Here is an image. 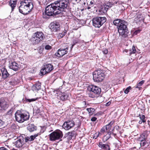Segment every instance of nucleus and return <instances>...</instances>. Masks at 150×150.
Here are the masks:
<instances>
[{"mask_svg":"<svg viewBox=\"0 0 150 150\" xmlns=\"http://www.w3.org/2000/svg\"><path fill=\"white\" fill-rule=\"evenodd\" d=\"M68 2V0H58L46 7L45 11L46 14L51 16L61 13L66 8Z\"/></svg>","mask_w":150,"mask_h":150,"instance_id":"1","label":"nucleus"},{"mask_svg":"<svg viewBox=\"0 0 150 150\" xmlns=\"http://www.w3.org/2000/svg\"><path fill=\"white\" fill-rule=\"evenodd\" d=\"M33 5L31 0H22L19 7L20 12L24 14H28L33 9Z\"/></svg>","mask_w":150,"mask_h":150,"instance_id":"2","label":"nucleus"},{"mask_svg":"<svg viewBox=\"0 0 150 150\" xmlns=\"http://www.w3.org/2000/svg\"><path fill=\"white\" fill-rule=\"evenodd\" d=\"M29 116V113L27 111L18 110L15 113L16 120L20 123L28 120Z\"/></svg>","mask_w":150,"mask_h":150,"instance_id":"3","label":"nucleus"},{"mask_svg":"<svg viewBox=\"0 0 150 150\" xmlns=\"http://www.w3.org/2000/svg\"><path fill=\"white\" fill-rule=\"evenodd\" d=\"M127 23L124 20H122L120 25L117 27L120 34L126 37L128 36L129 31L127 28Z\"/></svg>","mask_w":150,"mask_h":150,"instance_id":"4","label":"nucleus"},{"mask_svg":"<svg viewBox=\"0 0 150 150\" xmlns=\"http://www.w3.org/2000/svg\"><path fill=\"white\" fill-rule=\"evenodd\" d=\"M106 19L105 17L98 16L93 18L92 20L93 25L96 28H100L105 22Z\"/></svg>","mask_w":150,"mask_h":150,"instance_id":"5","label":"nucleus"},{"mask_svg":"<svg viewBox=\"0 0 150 150\" xmlns=\"http://www.w3.org/2000/svg\"><path fill=\"white\" fill-rule=\"evenodd\" d=\"M93 79L95 81H102L104 78V74L101 70L95 71L93 74Z\"/></svg>","mask_w":150,"mask_h":150,"instance_id":"6","label":"nucleus"},{"mask_svg":"<svg viewBox=\"0 0 150 150\" xmlns=\"http://www.w3.org/2000/svg\"><path fill=\"white\" fill-rule=\"evenodd\" d=\"M45 36L43 33L41 32H37L33 35V40L35 44L38 43L43 40Z\"/></svg>","mask_w":150,"mask_h":150,"instance_id":"7","label":"nucleus"},{"mask_svg":"<svg viewBox=\"0 0 150 150\" xmlns=\"http://www.w3.org/2000/svg\"><path fill=\"white\" fill-rule=\"evenodd\" d=\"M63 136L62 132L60 130L57 129L50 134V139L51 141H55L62 138Z\"/></svg>","mask_w":150,"mask_h":150,"instance_id":"8","label":"nucleus"},{"mask_svg":"<svg viewBox=\"0 0 150 150\" xmlns=\"http://www.w3.org/2000/svg\"><path fill=\"white\" fill-rule=\"evenodd\" d=\"M53 69V66L50 64H48L44 65L40 71V73L42 75L50 73Z\"/></svg>","mask_w":150,"mask_h":150,"instance_id":"9","label":"nucleus"},{"mask_svg":"<svg viewBox=\"0 0 150 150\" xmlns=\"http://www.w3.org/2000/svg\"><path fill=\"white\" fill-rule=\"evenodd\" d=\"M60 25L58 22L54 21L50 24L49 28L53 31H58L60 30Z\"/></svg>","mask_w":150,"mask_h":150,"instance_id":"10","label":"nucleus"},{"mask_svg":"<svg viewBox=\"0 0 150 150\" xmlns=\"http://www.w3.org/2000/svg\"><path fill=\"white\" fill-rule=\"evenodd\" d=\"M74 125L73 120H68L64 123L62 127L65 130H69L73 127Z\"/></svg>","mask_w":150,"mask_h":150,"instance_id":"11","label":"nucleus"},{"mask_svg":"<svg viewBox=\"0 0 150 150\" xmlns=\"http://www.w3.org/2000/svg\"><path fill=\"white\" fill-rule=\"evenodd\" d=\"M25 142L24 137L21 136L19 137V138L15 142V144L16 147L19 148L21 147Z\"/></svg>","mask_w":150,"mask_h":150,"instance_id":"12","label":"nucleus"},{"mask_svg":"<svg viewBox=\"0 0 150 150\" xmlns=\"http://www.w3.org/2000/svg\"><path fill=\"white\" fill-rule=\"evenodd\" d=\"M68 50L67 47L65 49L60 48L55 53V55L58 57H61L67 53Z\"/></svg>","mask_w":150,"mask_h":150,"instance_id":"13","label":"nucleus"},{"mask_svg":"<svg viewBox=\"0 0 150 150\" xmlns=\"http://www.w3.org/2000/svg\"><path fill=\"white\" fill-rule=\"evenodd\" d=\"M88 89L92 92V93L96 94H99L101 90L98 87L93 85L90 86L88 88Z\"/></svg>","mask_w":150,"mask_h":150,"instance_id":"14","label":"nucleus"},{"mask_svg":"<svg viewBox=\"0 0 150 150\" xmlns=\"http://www.w3.org/2000/svg\"><path fill=\"white\" fill-rule=\"evenodd\" d=\"M8 107V103L3 98L0 99V110H5Z\"/></svg>","mask_w":150,"mask_h":150,"instance_id":"15","label":"nucleus"},{"mask_svg":"<svg viewBox=\"0 0 150 150\" xmlns=\"http://www.w3.org/2000/svg\"><path fill=\"white\" fill-rule=\"evenodd\" d=\"M1 70L2 75V77L3 79H5L9 76L10 74L8 72L6 69L5 68L3 67Z\"/></svg>","mask_w":150,"mask_h":150,"instance_id":"16","label":"nucleus"},{"mask_svg":"<svg viewBox=\"0 0 150 150\" xmlns=\"http://www.w3.org/2000/svg\"><path fill=\"white\" fill-rule=\"evenodd\" d=\"M148 134L146 132H144L140 135V137L137 138V140L139 142H141L145 140L147 138Z\"/></svg>","mask_w":150,"mask_h":150,"instance_id":"17","label":"nucleus"},{"mask_svg":"<svg viewBox=\"0 0 150 150\" xmlns=\"http://www.w3.org/2000/svg\"><path fill=\"white\" fill-rule=\"evenodd\" d=\"M98 146L104 150H110V146L108 145L103 144L102 142L99 143Z\"/></svg>","mask_w":150,"mask_h":150,"instance_id":"18","label":"nucleus"},{"mask_svg":"<svg viewBox=\"0 0 150 150\" xmlns=\"http://www.w3.org/2000/svg\"><path fill=\"white\" fill-rule=\"evenodd\" d=\"M10 68L16 71L18 70V65L15 62H12L9 66Z\"/></svg>","mask_w":150,"mask_h":150,"instance_id":"19","label":"nucleus"},{"mask_svg":"<svg viewBox=\"0 0 150 150\" xmlns=\"http://www.w3.org/2000/svg\"><path fill=\"white\" fill-rule=\"evenodd\" d=\"M41 86L40 83H35L32 87V90L34 91H37L41 89Z\"/></svg>","mask_w":150,"mask_h":150,"instance_id":"20","label":"nucleus"},{"mask_svg":"<svg viewBox=\"0 0 150 150\" xmlns=\"http://www.w3.org/2000/svg\"><path fill=\"white\" fill-rule=\"evenodd\" d=\"M38 134H35L34 135H31L30 137H25L24 135V137L25 138V142H28L29 141H31L33 140L35 138L38 136Z\"/></svg>","mask_w":150,"mask_h":150,"instance_id":"21","label":"nucleus"},{"mask_svg":"<svg viewBox=\"0 0 150 150\" xmlns=\"http://www.w3.org/2000/svg\"><path fill=\"white\" fill-rule=\"evenodd\" d=\"M16 0H11L9 4L11 8L12 11H13L16 5Z\"/></svg>","mask_w":150,"mask_h":150,"instance_id":"22","label":"nucleus"},{"mask_svg":"<svg viewBox=\"0 0 150 150\" xmlns=\"http://www.w3.org/2000/svg\"><path fill=\"white\" fill-rule=\"evenodd\" d=\"M27 129L30 132H32L36 130V127L34 125L29 124L27 127Z\"/></svg>","mask_w":150,"mask_h":150,"instance_id":"23","label":"nucleus"},{"mask_svg":"<svg viewBox=\"0 0 150 150\" xmlns=\"http://www.w3.org/2000/svg\"><path fill=\"white\" fill-rule=\"evenodd\" d=\"M114 122V121H111L109 124L105 126L106 128V132H109V131L111 129L112 126Z\"/></svg>","mask_w":150,"mask_h":150,"instance_id":"24","label":"nucleus"},{"mask_svg":"<svg viewBox=\"0 0 150 150\" xmlns=\"http://www.w3.org/2000/svg\"><path fill=\"white\" fill-rule=\"evenodd\" d=\"M75 134V132L73 131L71 132H69L66 134V135L68 137L69 139H71L73 137H74V135Z\"/></svg>","mask_w":150,"mask_h":150,"instance_id":"25","label":"nucleus"},{"mask_svg":"<svg viewBox=\"0 0 150 150\" xmlns=\"http://www.w3.org/2000/svg\"><path fill=\"white\" fill-rule=\"evenodd\" d=\"M69 97V96L66 93H64L61 94L60 96V99L62 101L67 100Z\"/></svg>","mask_w":150,"mask_h":150,"instance_id":"26","label":"nucleus"},{"mask_svg":"<svg viewBox=\"0 0 150 150\" xmlns=\"http://www.w3.org/2000/svg\"><path fill=\"white\" fill-rule=\"evenodd\" d=\"M122 21L120 19H117L113 21V23L115 25L117 26V28L120 25Z\"/></svg>","mask_w":150,"mask_h":150,"instance_id":"27","label":"nucleus"},{"mask_svg":"<svg viewBox=\"0 0 150 150\" xmlns=\"http://www.w3.org/2000/svg\"><path fill=\"white\" fill-rule=\"evenodd\" d=\"M90 115H91L95 113V109L93 108H88L86 109Z\"/></svg>","mask_w":150,"mask_h":150,"instance_id":"28","label":"nucleus"},{"mask_svg":"<svg viewBox=\"0 0 150 150\" xmlns=\"http://www.w3.org/2000/svg\"><path fill=\"white\" fill-rule=\"evenodd\" d=\"M110 134V132H108L107 134L104 136L103 139V141H106L110 138L111 137Z\"/></svg>","mask_w":150,"mask_h":150,"instance_id":"29","label":"nucleus"},{"mask_svg":"<svg viewBox=\"0 0 150 150\" xmlns=\"http://www.w3.org/2000/svg\"><path fill=\"white\" fill-rule=\"evenodd\" d=\"M145 81L144 80H142L139 82L135 86V88H140L141 87H140L142 86L144 83Z\"/></svg>","mask_w":150,"mask_h":150,"instance_id":"30","label":"nucleus"},{"mask_svg":"<svg viewBox=\"0 0 150 150\" xmlns=\"http://www.w3.org/2000/svg\"><path fill=\"white\" fill-rule=\"evenodd\" d=\"M129 51V54L130 55L132 54H134L136 52V50L134 46H132V49L130 50Z\"/></svg>","mask_w":150,"mask_h":150,"instance_id":"31","label":"nucleus"},{"mask_svg":"<svg viewBox=\"0 0 150 150\" xmlns=\"http://www.w3.org/2000/svg\"><path fill=\"white\" fill-rule=\"evenodd\" d=\"M132 89V87L131 86H129L127 87L124 93L125 94H127L129 91V90H131Z\"/></svg>","mask_w":150,"mask_h":150,"instance_id":"32","label":"nucleus"},{"mask_svg":"<svg viewBox=\"0 0 150 150\" xmlns=\"http://www.w3.org/2000/svg\"><path fill=\"white\" fill-rule=\"evenodd\" d=\"M66 32H64L62 33H59L58 35L59 38H62L66 34Z\"/></svg>","mask_w":150,"mask_h":150,"instance_id":"33","label":"nucleus"},{"mask_svg":"<svg viewBox=\"0 0 150 150\" xmlns=\"http://www.w3.org/2000/svg\"><path fill=\"white\" fill-rule=\"evenodd\" d=\"M140 142V144L141 146H144L146 143V140Z\"/></svg>","mask_w":150,"mask_h":150,"instance_id":"34","label":"nucleus"},{"mask_svg":"<svg viewBox=\"0 0 150 150\" xmlns=\"http://www.w3.org/2000/svg\"><path fill=\"white\" fill-rule=\"evenodd\" d=\"M37 98L35 99V98H32L31 99H25V101L27 102H30L32 101H33L36 100H37Z\"/></svg>","mask_w":150,"mask_h":150,"instance_id":"35","label":"nucleus"},{"mask_svg":"<svg viewBox=\"0 0 150 150\" xmlns=\"http://www.w3.org/2000/svg\"><path fill=\"white\" fill-rule=\"evenodd\" d=\"M139 117L140 119H141V120H145L144 119L145 118V116L144 115H139Z\"/></svg>","mask_w":150,"mask_h":150,"instance_id":"36","label":"nucleus"},{"mask_svg":"<svg viewBox=\"0 0 150 150\" xmlns=\"http://www.w3.org/2000/svg\"><path fill=\"white\" fill-rule=\"evenodd\" d=\"M99 134L100 133L99 132L96 133L94 135L93 138L95 139H97V138L98 137Z\"/></svg>","mask_w":150,"mask_h":150,"instance_id":"37","label":"nucleus"},{"mask_svg":"<svg viewBox=\"0 0 150 150\" xmlns=\"http://www.w3.org/2000/svg\"><path fill=\"white\" fill-rule=\"evenodd\" d=\"M109 6L107 5H104V8H103L102 9L104 8V10L106 11L109 8Z\"/></svg>","mask_w":150,"mask_h":150,"instance_id":"38","label":"nucleus"},{"mask_svg":"<svg viewBox=\"0 0 150 150\" xmlns=\"http://www.w3.org/2000/svg\"><path fill=\"white\" fill-rule=\"evenodd\" d=\"M100 132H101L104 133L105 132H106V128L105 126L103 127L101 129Z\"/></svg>","mask_w":150,"mask_h":150,"instance_id":"39","label":"nucleus"},{"mask_svg":"<svg viewBox=\"0 0 150 150\" xmlns=\"http://www.w3.org/2000/svg\"><path fill=\"white\" fill-rule=\"evenodd\" d=\"M45 48L47 50H50L52 49V47L49 45H47L45 46Z\"/></svg>","mask_w":150,"mask_h":150,"instance_id":"40","label":"nucleus"},{"mask_svg":"<svg viewBox=\"0 0 150 150\" xmlns=\"http://www.w3.org/2000/svg\"><path fill=\"white\" fill-rule=\"evenodd\" d=\"M89 96L91 98H94L95 96L94 95H93V93H92L91 91H90V93L88 94Z\"/></svg>","mask_w":150,"mask_h":150,"instance_id":"41","label":"nucleus"},{"mask_svg":"<svg viewBox=\"0 0 150 150\" xmlns=\"http://www.w3.org/2000/svg\"><path fill=\"white\" fill-rule=\"evenodd\" d=\"M94 1H92L89 2L88 1L87 2V4L88 6H90L91 5H92L94 4Z\"/></svg>","mask_w":150,"mask_h":150,"instance_id":"42","label":"nucleus"},{"mask_svg":"<svg viewBox=\"0 0 150 150\" xmlns=\"http://www.w3.org/2000/svg\"><path fill=\"white\" fill-rule=\"evenodd\" d=\"M103 54H107L108 53V50L106 49H105L103 50Z\"/></svg>","mask_w":150,"mask_h":150,"instance_id":"43","label":"nucleus"},{"mask_svg":"<svg viewBox=\"0 0 150 150\" xmlns=\"http://www.w3.org/2000/svg\"><path fill=\"white\" fill-rule=\"evenodd\" d=\"M4 124V122L1 120H0V127H3Z\"/></svg>","mask_w":150,"mask_h":150,"instance_id":"44","label":"nucleus"},{"mask_svg":"<svg viewBox=\"0 0 150 150\" xmlns=\"http://www.w3.org/2000/svg\"><path fill=\"white\" fill-rule=\"evenodd\" d=\"M97 119V118L95 117H92L91 119V121L93 122H94L96 121Z\"/></svg>","mask_w":150,"mask_h":150,"instance_id":"45","label":"nucleus"},{"mask_svg":"<svg viewBox=\"0 0 150 150\" xmlns=\"http://www.w3.org/2000/svg\"><path fill=\"white\" fill-rule=\"evenodd\" d=\"M140 30H136L134 33V35H137V34L138 33H139Z\"/></svg>","mask_w":150,"mask_h":150,"instance_id":"46","label":"nucleus"},{"mask_svg":"<svg viewBox=\"0 0 150 150\" xmlns=\"http://www.w3.org/2000/svg\"><path fill=\"white\" fill-rule=\"evenodd\" d=\"M12 112V110H10L7 113V114L8 115H11Z\"/></svg>","mask_w":150,"mask_h":150,"instance_id":"47","label":"nucleus"},{"mask_svg":"<svg viewBox=\"0 0 150 150\" xmlns=\"http://www.w3.org/2000/svg\"><path fill=\"white\" fill-rule=\"evenodd\" d=\"M146 122V120H140L139 122V124H141L142 122Z\"/></svg>","mask_w":150,"mask_h":150,"instance_id":"48","label":"nucleus"},{"mask_svg":"<svg viewBox=\"0 0 150 150\" xmlns=\"http://www.w3.org/2000/svg\"><path fill=\"white\" fill-rule=\"evenodd\" d=\"M0 150H8V149L4 147H1L0 148Z\"/></svg>","mask_w":150,"mask_h":150,"instance_id":"49","label":"nucleus"},{"mask_svg":"<svg viewBox=\"0 0 150 150\" xmlns=\"http://www.w3.org/2000/svg\"><path fill=\"white\" fill-rule=\"evenodd\" d=\"M40 112V109L39 108H38L37 110H36V113H38Z\"/></svg>","mask_w":150,"mask_h":150,"instance_id":"50","label":"nucleus"},{"mask_svg":"<svg viewBox=\"0 0 150 150\" xmlns=\"http://www.w3.org/2000/svg\"><path fill=\"white\" fill-rule=\"evenodd\" d=\"M77 43V41L75 42V43H74V42L73 44H72V45L71 50L72 48L74 46V45L76 43Z\"/></svg>","mask_w":150,"mask_h":150,"instance_id":"51","label":"nucleus"},{"mask_svg":"<svg viewBox=\"0 0 150 150\" xmlns=\"http://www.w3.org/2000/svg\"><path fill=\"white\" fill-rule=\"evenodd\" d=\"M111 103V102H109L108 103H107L106 104V106H109V105H110V104Z\"/></svg>","mask_w":150,"mask_h":150,"instance_id":"52","label":"nucleus"},{"mask_svg":"<svg viewBox=\"0 0 150 150\" xmlns=\"http://www.w3.org/2000/svg\"><path fill=\"white\" fill-rule=\"evenodd\" d=\"M140 16L141 15H140L139 17L138 16H137L135 18L136 19V18L137 17V18H138L139 19L140 18Z\"/></svg>","mask_w":150,"mask_h":150,"instance_id":"53","label":"nucleus"},{"mask_svg":"<svg viewBox=\"0 0 150 150\" xmlns=\"http://www.w3.org/2000/svg\"><path fill=\"white\" fill-rule=\"evenodd\" d=\"M91 8V7H90V6H88V7H87V9H89Z\"/></svg>","mask_w":150,"mask_h":150,"instance_id":"54","label":"nucleus"},{"mask_svg":"<svg viewBox=\"0 0 150 150\" xmlns=\"http://www.w3.org/2000/svg\"><path fill=\"white\" fill-rule=\"evenodd\" d=\"M11 150H17L16 149H12Z\"/></svg>","mask_w":150,"mask_h":150,"instance_id":"55","label":"nucleus"},{"mask_svg":"<svg viewBox=\"0 0 150 150\" xmlns=\"http://www.w3.org/2000/svg\"><path fill=\"white\" fill-rule=\"evenodd\" d=\"M125 51L126 52H127V50H126V51Z\"/></svg>","mask_w":150,"mask_h":150,"instance_id":"56","label":"nucleus"}]
</instances>
